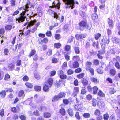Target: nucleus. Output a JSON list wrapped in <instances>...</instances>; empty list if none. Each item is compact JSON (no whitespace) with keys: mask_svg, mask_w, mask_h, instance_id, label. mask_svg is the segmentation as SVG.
Here are the masks:
<instances>
[{"mask_svg":"<svg viewBox=\"0 0 120 120\" xmlns=\"http://www.w3.org/2000/svg\"><path fill=\"white\" fill-rule=\"evenodd\" d=\"M54 48L59 49L62 46V44L60 42L55 43L53 45Z\"/></svg>","mask_w":120,"mask_h":120,"instance_id":"4468645a","label":"nucleus"},{"mask_svg":"<svg viewBox=\"0 0 120 120\" xmlns=\"http://www.w3.org/2000/svg\"><path fill=\"white\" fill-rule=\"evenodd\" d=\"M60 113L63 116H64L66 114V111L64 107H61L59 110Z\"/></svg>","mask_w":120,"mask_h":120,"instance_id":"f3484780","label":"nucleus"},{"mask_svg":"<svg viewBox=\"0 0 120 120\" xmlns=\"http://www.w3.org/2000/svg\"><path fill=\"white\" fill-rule=\"evenodd\" d=\"M12 26L10 24H8L5 26V30L7 31H9L11 30L12 28Z\"/></svg>","mask_w":120,"mask_h":120,"instance_id":"c756f323","label":"nucleus"},{"mask_svg":"<svg viewBox=\"0 0 120 120\" xmlns=\"http://www.w3.org/2000/svg\"><path fill=\"white\" fill-rule=\"evenodd\" d=\"M26 12V11H23L22 13H21L20 14V16L16 19V21L19 23L24 21L26 18V17L25 16Z\"/></svg>","mask_w":120,"mask_h":120,"instance_id":"20e7f679","label":"nucleus"},{"mask_svg":"<svg viewBox=\"0 0 120 120\" xmlns=\"http://www.w3.org/2000/svg\"><path fill=\"white\" fill-rule=\"evenodd\" d=\"M48 11L49 12L52 11V13L54 15L53 17L54 18H56V19H58L59 18V15L57 14V13L54 12L51 9H48Z\"/></svg>","mask_w":120,"mask_h":120,"instance_id":"393cba45","label":"nucleus"},{"mask_svg":"<svg viewBox=\"0 0 120 120\" xmlns=\"http://www.w3.org/2000/svg\"><path fill=\"white\" fill-rule=\"evenodd\" d=\"M22 79L24 82H27L29 80V78L26 75H24L22 78Z\"/></svg>","mask_w":120,"mask_h":120,"instance_id":"5fc2aeb1","label":"nucleus"},{"mask_svg":"<svg viewBox=\"0 0 120 120\" xmlns=\"http://www.w3.org/2000/svg\"><path fill=\"white\" fill-rule=\"evenodd\" d=\"M74 108L76 110L80 111H82L84 109L83 105L81 103L75 105Z\"/></svg>","mask_w":120,"mask_h":120,"instance_id":"423d86ee","label":"nucleus"},{"mask_svg":"<svg viewBox=\"0 0 120 120\" xmlns=\"http://www.w3.org/2000/svg\"><path fill=\"white\" fill-rule=\"evenodd\" d=\"M97 105L99 108H101L104 107V103L102 101H98L97 103Z\"/></svg>","mask_w":120,"mask_h":120,"instance_id":"2eb2a0df","label":"nucleus"},{"mask_svg":"<svg viewBox=\"0 0 120 120\" xmlns=\"http://www.w3.org/2000/svg\"><path fill=\"white\" fill-rule=\"evenodd\" d=\"M43 116L45 118H49L51 116V114L50 112H46L44 113Z\"/></svg>","mask_w":120,"mask_h":120,"instance_id":"5701e85b","label":"nucleus"},{"mask_svg":"<svg viewBox=\"0 0 120 120\" xmlns=\"http://www.w3.org/2000/svg\"><path fill=\"white\" fill-rule=\"evenodd\" d=\"M99 42L98 41L96 42L95 41L94 42L92 43V46L94 47H96L98 49L99 48Z\"/></svg>","mask_w":120,"mask_h":120,"instance_id":"e433bc0d","label":"nucleus"},{"mask_svg":"<svg viewBox=\"0 0 120 120\" xmlns=\"http://www.w3.org/2000/svg\"><path fill=\"white\" fill-rule=\"evenodd\" d=\"M108 23L110 29H112L113 28L114 26L113 21L110 18H108Z\"/></svg>","mask_w":120,"mask_h":120,"instance_id":"6e6552de","label":"nucleus"},{"mask_svg":"<svg viewBox=\"0 0 120 120\" xmlns=\"http://www.w3.org/2000/svg\"><path fill=\"white\" fill-rule=\"evenodd\" d=\"M66 94L64 92H60L59 93L58 95H55L52 99V102H55L58 101L60 99L65 97Z\"/></svg>","mask_w":120,"mask_h":120,"instance_id":"f03ea898","label":"nucleus"},{"mask_svg":"<svg viewBox=\"0 0 120 120\" xmlns=\"http://www.w3.org/2000/svg\"><path fill=\"white\" fill-rule=\"evenodd\" d=\"M33 114L35 116H39L40 115L39 112L38 110H36L34 111L33 112Z\"/></svg>","mask_w":120,"mask_h":120,"instance_id":"052dcab7","label":"nucleus"},{"mask_svg":"<svg viewBox=\"0 0 120 120\" xmlns=\"http://www.w3.org/2000/svg\"><path fill=\"white\" fill-rule=\"evenodd\" d=\"M6 94V91L5 90H2L0 92V95L2 98H4Z\"/></svg>","mask_w":120,"mask_h":120,"instance_id":"c85d7f7f","label":"nucleus"},{"mask_svg":"<svg viewBox=\"0 0 120 120\" xmlns=\"http://www.w3.org/2000/svg\"><path fill=\"white\" fill-rule=\"evenodd\" d=\"M34 75L35 78L37 80H39L40 78L38 73L37 72H35L34 73Z\"/></svg>","mask_w":120,"mask_h":120,"instance_id":"8fccbe9b","label":"nucleus"},{"mask_svg":"<svg viewBox=\"0 0 120 120\" xmlns=\"http://www.w3.org/2000/svg\"><path fill=\"white\" fill-rule=\"evenodd\" d=\"M36 19H34L33 20H31L29 22H26L23 25L24 26L27 25L26 29H27L28 27L30 28L31 27L33 26L34 24L36 22Z\"/></svg>","mask_w":120,"mask_h":120,"instance_id":"39448f33","label":"nucleus"},{"mask_svg":"<svg viewBox=\"0 0 120 120\" xmlns=\"http://www.w3.org/2000/svg\"><path fill=\"white\" fill-rule=\"evenodd\" d=\"M74 52L76 54H79L80 53L79 48L78 46H75L74 48Z\"/></svg>","mask_w":120,"mask_h":120,"instance_id":"7c9ffc66","label":"nucleus"},{"mask_svg":"<svg viewBox=\"0 0 120 120\" xmlns=\"http://www.w3.org/2000/svg\"><path fill=\"white\" fill-rule=\"evenodd\" d=\"M67 67V62L65 61L63 63L61 66V68L63 70L64 69L66 68Z\"/></svg>","mask_w":120,"mask_h":120,"instance_id":"4d7b16f0","label":"nucleus"},{"mask_svg":"<svg viewBox=\"0 0 120 120\" xmlns=\"http://www.w3.org/2000/svg\"><path fill=\"white\" fill-rule=\"evenodd\" d=\"M65 50L67 51H69L71 49V46L69 45H66L64 47Z\"/></svg>","mask_w":120,"mask_h":120,"instance_id":"de8ad7c7","label":"nucleus"},{"mask_svg":"<svg viewBox=\"0 0 120 120\" xmlns=\"http://www.w3.org/2000/svg\"><path fill=\"white\" fill-rule=\"evenodd\" d=\"M86 98L87 100L90 101L92 98V96L90 94H88L86 96Z\"/></svg>","mask_w":120,"mask_h":120,"instance_id":"774afa93","label":"nucleus"},{"mask_svg":"<svg viewBox=\"0 0 120 120\" xmlns=\"http://www.w3.org/2000/svg\"><path fill=\"white\" fill-rule=\"evenodd\" d=\"M53 83V79L52 78H49L47 81L45 82V83L51 87Z\"/></svg>","mask_w":120,"mask_h":120,"instance_id":"1a4fd4ad","label":"nucleus"},{"mask_svg":"<svg viewBox=\"0 0 120 120\" xmlns=\"http://www.w3.org/2000/svg\"><path fill=\"white\" fill-rule=\"evenodd\" d=\"M90 79L92 82L95 84L99 83V80L97 78L91 77L90 78Z\"/></svg>","mask_w":120,"mask_h":120,"instance_id":"9b49d317","label":"nucleus"},{"mask_svg":"<svg viewBox=\"0 0 120 120\" xmlns=\"http://www.w3.org/2000/svg\"><path fill=\"white\" fill-rule=\"evenodd\" d=\"M56 71L55 70L51 71L49 73V76L51 77L55 76L56 74Z\"/></svg>","mask_w":120,"mask_h":120,"instance_id":"a19ab883","label":"nucleus"},{"mask_svg":"<svg viewBox=\"0 0 120 120\" xmlns=\"http://www.w3.org/2000/svg\"><path fill=\"white\" fill-rule=\"evenodd\" d=\"M85 69L86 71L90 72L92 75H94V71L93 68H85Z\"/></svg>","mask_w":120,"mask_h":120,"instance_id":"b1692460","label":"nucleus"},{"mask_svg":"<svg viewBox=\"0 0 120 120\" xmlns=\"http://www.w3.org/2000/svg\"><path fill=\"white\" fill-rule=\"evenodd\" d=\"M59 77L61 79V80H65L67 79V76L65 74H64V73L63 74H62Z\"/></svg>","mask_w":120,"mask_h":120,"instance_id":"603ef678","label":"nucleus"},{"mask_svg":"<svg viewBox=\"0 0 120 120\" xmlns=\"http://www.w3.org/2000/svg\"><path fill=\"white\" fill-rule=\"evenodd\" d=\"M11 9L10 6H7L5 8V11L7 13H9L11 11Z\"/></svg>","mask_w":120,"mask_h":120,"instance_id":"13d9d810","label":"nucleus"},{"mask_svg":"<svg viewBox=\"0 0 120 120\" xmlns=\"http://www.w3.org/2000/svg\"><path fill=\"white\" fill-rule=\"evenodd\" d=\"M84 75V73H82L77 75L76 77L79 79H82V78H84L83 77Z\"/></svg>","mask_w":120,"mask_h":120,"instance_id":"4c0bfd02","label":"nucleus"},{"mask_svg":"<svg viewBox=\"0 0 120 120\" xmlns=\"http://www.w3.org/2000/svg\"><path fill=\"white\" fill-rule=\"evenodd\" d=\"M115 67L118 69H120V64L118 62H116L115 63Z\"/></svg>","mask_w":120,"mask_h":120,"instance_id":"bf43d9fd","label":"nucleus"},{"mask_svg":"<svg viewBox=\"0 0 120 120\" xmlns=\"http://www.w3.org/2000/svg\"><path fill=\"white\" fill-rule=\"evenodd\" d=\"M54 37L56 40H59L61 38V36L59 34H55Z\"/></svg>","mask_w":120,"mask_h":120,"instance_id":"a18cd8bd","label":"nucleus"},{"mask_svg":"<svg viewBox=\"0 0 120 120\" xmlns=\"http://www.w3.org/2000/svg\"><path fill=\"white\" fill-rule=\"evenodd\" d=\"M113 60L115 62H120V57L119 56H116L115 58H113Z\"/></svg>","mask_w":120,"mask_h":120,"instance_id":"6e6d98bb","label":"nucleus"},{"mask_svg":"<svg viewBox=\"0 0 120 120\" xmlns=\"http://www.w3.org/2000/svg\"><path fill=\"white\" fill-rule=\"evenodd\" d=\"M52 50L51 49H49L46 53V55L47 56H50L52 54Z\"/></svg>","mask_w":120,"mask_h":120,"instance_id":"79ce46f5","label":"nucleus"},{"mask_svg":"<svg viewBox=\"0 0 120 120\" xmlns=\"http://www.w3.org/2000/svg\"><path fill=\"white\" fill-rule=\"evenodd\" d=\"M105 52L106 51L105 49L99 50L97 55L98 58L100 59H102L103 58V56H102V55H104Z\"/></svg>","mask_w":120,"mask_h":120,"instance_id":"0eeeda50","label":"nucleus"},{"mask_svg":"<svg viewBox=\"0 0 120 120\" xmlns=\"http://www.w3.org/2000/svg\"><path fill=\"white\" fill-rule=\"evenodd\" d=\"M116 72L115 70L113 69H111L110 71V73L112 76L115 75Z\"/></svg>","mask_w":120,"mask_h":120,"instance_id":"e2e57ef3","label":"nucleus"},{"mask_svg":"<svg viewBox=\"0 0 120 120\" xmlns=\"http://www.w3.org/2000/svg\"><path fill=\"white\" fill-rule=\"evenodd\" d=\"M26 86L29 89H32L33 87V85L32 84L28 82H26L25 83Z\"/></svg>","mask_w":120,"mask_h":120,"instance_id":"aec40b11","label":"nucleus"},{"mask_svg":"<svg viewBox=\"0 0 120 120\" xmlns=\"http://www.w3.org/2000/svg\"><path fill=\"white\" fill-rule=\"evenodd\" d=\"M78 25L79 26V29L81 31H83V29L82 27L85 28L86 29L90 30L91 28V25L87 24V21L86 19L84 20H82L78 23Z\"/></svg>","mask_w":120,"mask_h":120,"instance_id":"f257e3e1","label":"nucleus"},{"mask_svg":"<svg viewBox=\"0 0 120 120\" xmlns=\"http://www.w3.org/2000/svg\"><path fill=\"white\" fill-rule=\"evenodd\" d=\"M51 87L47 85V84H45L43 86V90L45 92H48L49 90V88Z\"/></svg>","mask_w":120,"mask_h":120,"instance_id":"9d476101","label":"nucleus"},{"mask_svg":"<svg viewBox=\"0 0 120 120\" xmlns=\"http://www.w3.org/2000/svg\"><path fill=\"white\" fill-rule=\"evenodd\" d=\"M5 32V29L2 28H0V35H4Z\"/></svg>","mask_w":120,"mask_h":120,"instance_id":"69168bd1","label":"nucleus"},{"mask_svg":"<svg viewBox=\"0 0 120 120\" xmlns=\"http://www.w3.org/2000/svg\"><path fill=\"white\" fill-rule=\"evenodd\" d=\"M94 114L95 116H99L101 114V111L98 109H96L94 111Z\"/></svg>","mask_w":120,"mask_h":120,"instance_id":"cd10ccee","label":"nucleus"},{"mask_svg":"<svg viewBox=\"0 0 120 120\" xmlns=\"http://www.w3.org/2000/svg\"><path fill=\"white\" fill-rule=\"evenodd\" d=\"M98 90V87L96 86H94L92 87V92L93 94H96Z\"/></svg>","mask_w":120,"mask_h":120,"instance_id":"4be33fe9","label":"nucleus"},{"mask_svg":"<svg viewBox=\"0 0 120 120\" xmlns=\"http://www.w3.org/2000/svg\"><path fill=\"white\" fill-rule=\"evenodd\" d=\"M103 41H104V44L105 45L106 44H108L110 42V40L109 38L107 39L106 38H103V39L101 40V41L103 42Z\"/></svg>","mask_w":120,"mask_h":120,"instance_id":"ea45409f","label":"nucleus"},{"mask_svg":"<svg viewBox=\"0 0 120 120\" xmlns=\"http://www.w3.org/2000/svg\"><path fill=\"white\" fill-rule=\"evenodd\" d=\"M34 88L35 91H39L41 90V86H39L36 85L34 86Z\"/></svg>","mask_w":120,"mask_h":120,"instance_id":"37998d69","label":"nucleus"},{"mask_svg":"<svg viewBox=\"0 0 120 120\" xmlns=\"http://www.w3.org/2000/svg\"><path fill=\"white\" fill-rule=\"evenodd\" d=\"M79 90V87H74V88L73 93L76 94L75 96L77 95V94L78 93Z\"/></svg>","mask_w":120,"mask_h":120,"instance_id":"f704fd0d","label":"nucleus"},{"mask_svg":"<svg viewBox=\"0 0 120 120\" xmlns=\"http://www.w3.org/2000/svg\"><path fill=\"white\" fill-rule=\"evenodd\" d=\"M116 51L114 48L110 49L108 50L107 52V53L108 55L111 54L114 55L116 53Z\"/></svg>","mask_w":120,"mask_h":120,"instance_id":"ddd939ff","label":"nucleus"},{"mask_svg":"<svg viewBox=\"0 0 120 120\" xmlns=\"http://www.w3.org/2000/svg\"><path fill=\"white\" fill-rule=\"evenodd\" d=\"M91 18L93 20H95L98 18V15L96 13H94L92 15Z\"/></svg>","mask_w":120,"mask_h":120,"instance_id":"72a5a7b5","label":"nucleus"},{"mask_svg":"<svg viewBox=\"0 0 120 120\" xmlns=\"http://www.w3.org/2000/svg\"><path fill=\"white\" fill-rule=\"evenodd\" d=\"M97 100L93 98L92 101V106L94 107H95L97 105Z\"/></svg>","mask_w":120,"mask_h":120,"instance_id":"c9c22d12","label":"nucleus"},{"mask_svg":"<svg viewBox=\"0 0 120 120\" xmlns=\"http://www.w3.org/2000/svg\"><path fill=\"white\" fill-rule=\"evenodd\" d=\"M101 34L99 33H98L94 34V38L96 40H98L101 37Z\"/></svg>","mask_w":120,"mask_h":120,"instance_id":"c03bdc74","label":"nucleus"},{"mask_svg":"<svg viewBox=\"0 0 120 120\" xmlns=\"http://www.w3.org/2000/svg\"><path fill=\"white\" fill-rule=\"evenodd\" d=\"M67 5L66 6V8H70L72 9L74 8L75 2L74 0H62Z\"/></svg>","mask_w":120,"mask_h":120,"instance_id":"7ed1b4c3","label":"nucleus"},{"mask_svg":"<svg viewBox=\"0 0 120 120\" xmlns=\"http://www.w3.org/2000/svg\"><path fill=\"white\" fill-rule=\"evenodd\" d=\"M68 112L71 116H72L74 115V112L72 109L71 108L69 109L68 110Z\"/></svg>","mask_w":120,"mask_h":120,"instance_id":"2f4dec72","label":"nucleus"},{"mask_svg":"<svg viewBox=\"0 0 120 120\" xmlns=\"http://www.w3.org/2000/svg\"><path fill=\"white\" fill-rule=\"evenodd\" d=\"M49 42L48 39L46 38H45L42 39L41 40V42H39V44H42L44 43L45 44H47Z\"/></svg>","mask_w":120,"mask_h":120,"instance_id":"a211bd4d","label":"nucleus"},{"mask_svg":"<svg viewBox=\"0 0 120 120\" xmlns=\"http://www.w3.org/2000/svg\"><path fill=\"white\" fill-rule=\"evenodd\" d=\"M103 119L104 120H107L109 118V115L108 113H105L103 115Z\"/></svg>","mask_w":120,"mask_h":120,"instance_id":"0e129e2a","label":"nucleus"},{"mask_svg":"<svg viewBox=\"0 0 120 120\" xmlns=\"http://www.w3.org/2000/svg\"><path fill=\"white\" fill-rule=\"evenodd\" d=\"M97 71L98 73L102 74L103 73V69L102 68L100 67H99L97 69Z\"/></svg>","mask_w":120,"mask_h":120,"instance_id":"09e8293b","label":"nucleus"},{"mask_svg":"<svg viewBox=\"0 0 120 120\" xmlns=\"http://www.w3.org/2000/svg\"><path fill=\"white\" fill-rule=\"evenodd\" d=\"M64 73V72L61 70H59L57 71V74L59 77H60Z\"/></svg>","mask_w":120,"mask_h":120,"instance_id":"338daca9","label":"nucleus"},{"mask_svg":"<svg viewBox=\"0 0 120 120\" xmlns=\"http://www.w3.org/2000/svg\"><path fill=\"white\" fill-rule=\"evenodd\" d=\"M92 65V63L91 62L88 61L87 62L85 65V68H91Z\"/></svg>","mask_w":120,"mask_h":120,"instance_id":"58836bf2","label":"nucleus"},{"mask_svg":"<svg viewBox=\"0 0 120 120\" xmlns=\"http://www.w3.org/2000/svg\"><path fill=\"white\" fill-rule=\"evenodd\" d=\"M97 95L98 96L101 97H105V94L101 90H99L98 93Z\"/></svg>","mask_w":120,"mask_h":120,"instance_id":"bb28decb","label":"nucleus"},{"mask_svg":"<svg viewBox=\"0 0 120 120\" xmlns=\"http://www.w3.org/2000/svg\"><path fill=\"white\" fill-rule=\"evenodd\" d=\"M10 110L11 111L15 113H17V110L15 107H12L11 108Z\"/></svg>","mask_w":120,"mask_h":120,"instance_id":"864d4df0","label":"nucleus"},{"mask_svg":"<svg viewBox=\"0 0 120 120\" xmlns=\"http://www.w3.org/2000/svg\"><path fill=\"white\" fill-rule=\"evenodd\" d=\"M63 102L65 105H67L69 104V101L68 99L65 98L63 99Z\"/></svg>","mask_w":120,"mask_h":120,"instance_id":"3c124183","label":"nucleus"},{"mask_svg":"<svg viewBox=\"0 0 120 120\" xmlns=\"http://www.w3.org/2000/svg\"><path fill=\"white\" fill-rule=\"evenodd\" d=\"M36 53V50L35 49H32L28 55V57L29 58L31 57L32 56L34 55Z\"/></svg>","mask_w":120,"mask_h":120,"instance_id":"a878e982","label":"nucleus"},{"mask_svg":"<svg viewBox=\"0 0 120 120\" xmlns=\"http://www.w3.org/2000/svg\"><path fill=\"white\" fill-rule=\"evenodd\" d=\"M62 53L64 55L65 59L67 61H68L70 60V56L68 55V53L66 52L63 51Z\"/></svg>","mask_w":120,"mask_h":120,"instance_id":"f8f14e48","label":"nucleus"},{"mask_svg":"<svg viewBox=\"0 0 120 120\" xmlns=\"http://www.w3.org/2000/svg\"><path fill=\"white\" fill-rule=\"evenodd\" d=\"M63 29L64 31L66 32H68L69 30L68 25L67 24H65L63 27Z\"/></svg>","mask_w":120,"mask_h":120,"instance_id":"473e14b6","label":"nucleus"},{"mask_svg":"<svg viewBox=\"0 0 120 120\" xmlns=\"http://www.w3.org/2000/svg\"><path fill=\"white\" fill-rule=\"evenodd\" d=\"M72 68L74 69L78 68L79 66V64L77 61H74L72 64Z\"/></svg>","mask_w":120,"mask_h":120,"instance_id":"412c9836","label":"nucleus"},{"mask_svg":"<svg viewBox=\"0 0 120 120\" xmlns=\"http://www.w3.org/2000/svg\"><path fill=\"white\" fill-rule=\"evenodd\" d=\"M81 82L83 85L84 86H85L87 85L88 83V80L84 78L82 79Z\"/></svg>","mask_w":120,"mask_h":120,"instance_id":"dca6fc26","label":"nucleus"},{"mask_svg":"<svg viewBox=\"0 0 120 120\" xmlns=\"http://www.w3.org/2000/svg\"><path fill=\"white\" fill-rule=\"evenodd\" d=\"M63 81L62 80H60L58 81H56L55 83V86L58 87H59L62 83Z\"/></svg>","mask_w":120,"mask_h":120,"instance_id":"6ab92c4d","label":"nucleus"},{"mask_svg":"<svg viewBox=\"0 0 120 120\" xmlns=\"http://www.w3.org/2000/svg\"><path fill=\"white\" fill-rule=\"evenodd\" d=\"M93 63L94 65L96 66L98 65L99 64V60L97 59L94 60L93 61Z\"/></svg>","mask_w":120,"mask_h":120,"instance_id":"680f3d73","label":"nucleus"},{"mask_svg":"<svg viewBox=\"0 0 120 120\" xmlns=\"http://www.w3.org/2000/svg\"><path fill=\"white\" fill-rule=\"evenodd\" d=\"M24 94V91L23 90H20L19 92L18 96L19 97H21L23 96Z\"/></svg>","mask_w":120,"mask_h":120,"instance_id":"49530a36","label":"nucleus"}]
</instances>
